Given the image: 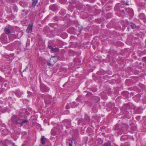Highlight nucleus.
Listing matches in <instances>:
<instances>
[{"instance_id": "obj_8", "label": "nucleus", "mask_w": 146, "mask_h": 146, "mask_svg": "<svg viewBox=\"0 0 146 146\" xmlns=\"http://www.w3.org/2000/svg\"><path fill=\"white\" fill-rule=\"evenodd\" d=\"M122 126L121 125L117 124L114 127V129L115 130H118L119 131L122 130Z\"/></svg>"}, {"instance_id": "obj_20", "label": "nucleus", "mask_w": 146, "mask_h": 146, "mask_svg": "<svg viewBox=\"0 0 146 146\" xmlns=\"http://www.w3.org/2000/svg\"><path fill=\"white\" fill-rule=\"evenodd\" d=\"M130 26L132 29L135 28V27L136 26L134 24L131 23L130 25Z\"/></svg>"}, {"instance_id": "obj_32", "label": "nucleus", "mask_w": 146, "mask_h": 146, "mask_svg": "<svg viewBox=\"0 0 146 146\" xmlns=\"http://www.w3.org/2000/svg\"><path fill=\"white\" fill-rule=\"evenodd\" d=\"M76 100H79V98H78L77 99H76Z\"/></svg>"}, {"instance_id": "obj_18", "label": "nucleus", "mask_w": 146, "mask_h": 146, "mask_svg": "<svg viewBox=\"0 0 146 146\" xmlns=\"http://www.w3.org/2000/svg\"><path fill=\"white\" fill-rule=\"evenodd\" d=\"M4 31L5 33L7 34H8L10 33L9 29L8 28H6L4 29Z\"/></svg>"}, {"instance_id": "obj_24", "label": "nucleus", "mask_w": 146, "mask_h": 146, "mask_svg": "<svg viewBox=\"0 0 146 146\" xmlns=\"http://www.w3.org/2000/svg\"><path fill=\"white\" fill-rule=\"evenodd\" d=\"M56 21H57L58 20V17L57 16H55L53 18Z\"/></svg>"}, {"instance_id": "obj_1", "label": "nucleus", "mask_w": 146, "mask_h": 146, "mask_svg": "<svg viewBox=\"0 0 146 146\" xmlns=\"http://www.w3.org/2000/svg\"><path fill=\"white\" fill-rule=\"evenodd\" d=\"M12 119L15 124H20L21 126L26 125L29 121V120L27 119H24L16 115H13Z\"/></svg>"}, {"instance_id": "obj_9", "label": "nucleus", "mask_w": 146, "mask_h": 146, "mask_svg": "<svg viewBox=\"0 0 146 146\" xmlns=\"http://www.w3.org/2000/svg\"><path fill=\"white\" fill-rule=\"evenodd\" d=\"M33 25L32 24H30L26 30V32L28 33H31L32 31Z\"/></svg>"}, {"instance_id": "obj_25", "label": "nucleus", "mask_w": 146, "mask_h": 146, "mask_svg": "<svg viewBox=\"0 0 146 146\" xmlns=\"http://www.w3.org/2000/svg\"><path fill=\"white\" fill-rule=\"evenodd\" d=\"M125 137H121L120 140L122 141H125Z\"/></svg>"}, {"instance_id": "obj_19", "label": "nucleus", "mask_w": 146, "mask_h": 146, "mask_svg": "<svg viewBox=\"0 0 146 146\" xmlns=\"http://www.w3.org/2000/svg\"><path fill=\"white\" fill-rule=\"evenodd\" d=\"M22 94V93L20 91H17L16 93V95L19 97H20Z\"/></svg>"}, {"instance_id": "obj_12", "label": "nucleus", "mask_w": 146, "mask_h": 146, "mask_svg": "<svg viewBox=\"0 0 146 146\" xmlns=\"http://www.w3.org/2000/svg\"><path fill=\"white\" fill-rule=\"evenodd\" d=\"M19 4L21 6L23 7H25L28 6L27 3L22 1H20Z\"/></svg>"}, {"instance_id": "obj_14", "label": "nucleus", "mask_w": 146, "mask_h": 146, "mask_svg": "<svg viewBox=\"0 0 146 146\" xmlns=\"http://www.w3.org/2000/svg\"><path fill=\"white\" fill-rule=\"evenodd\" d=\"M65 13V11L64 9H63L61 10L59 12V14L60 15V17H62Z\"/></svg>"}, {"instance_id": "obj_16", "label": "nucleus", "mask_w": 146, "mask_h": 146, "mask_svg": "<svg viewBox=\"0 0 146 146\" xmlns=\"http://www.w3.org/2000/svg\"><path fill=\"white\" fill-rule=\"evenodd\" d=\"M70 106L72 108H74L76 107L77 105L74 102H72L70 104Z\"/></svg>"}, {"instance_id": "obj_27", "label": "nucleus", "mask_w": 146, "mask_h": 146, "mask_svg": "<svg viewBox=\"0 0 146 146\" xmlns=\"http://www.w3.org/2000/svg\"><path fill=\"white\" fill-rule=\"evenodd\" d=\"M4 131H6V130H3L2 131V133H3V134H4V135H6V133H5L4 134Z\"/></svg>"}, {"instance_id": "obj_34", "label": "nucleus", "mask_w": 146, "mask_h": 146, "mask_svg": "<svg viewBox=\"0 0 146 146\" xmlns=\"http://www.w3.org/2000/svg\"><path fill=\"white\" fill-rule=\"evenodd\" d=\"M90 129V128H88V129Z\"/></svg>"}, {"instance_id": "obj_35", "label": "nucleus", "mask_w": 146, "mask_h": 146, "mask_svg": "<svg viewBox=\"0 0 146 146\" xmlns=\"http://www.w3.org/2000/svg\"><path fill=\"white\" fill-rule=\"evenodd\" d=\"M120 133V132H117V133H118H118Z\"/></svg>"}, {"instance_id": "obj_26", "label": "nucleus", "mask_w": 146, "mask_h": 146, "mask_svg": "<svg viewBox=\"0 0 146 146\" xmlns=\"http://www.w3.org/2000/svg\"><path fill=\"white\" fill-rule=\"evenodd\" d=\"M143 58L144 61L146 62V56L143 57Z\"/></svg>"}, {"instance_id": "obj_39", "label": "nucleus", "mask_w": 146, "mask_h": 146, "mask_svg": "<svg viewBox=\"0 0 146 146\" xmlns=\"http://www.w3.org/2000/svg\"><path fill=\"white\" fill-rule=\"evenodd\" d=\"M123 135H122V136H121V137H123Z\"/></svg>"}, {"instance_id": "obj_29", "label": "nucleus", "mask_w": 146, "mask_h": 146, "mask_svg": "<svg viewBox=\"0 0 146 146\" xmlns=\"http://www.w3.org/2000/svg\"><path fill=\"white\" fill-rule=\"evenodd\" d=\"M10 143L12 145L13 144V143H14L13 142L11 141V140H10Z\"/></svg>"}, {"instance_id": "obj_28", "label": "nucleus", "mask_w": 146, "mask_h": 146, "mask_svg": "<svg viewBox=\"0 0 146 146\" xmlns=\"http://www.w3.org/2000/svg\"><path fill=\"white\" fill-rule=\"evenodd\" d=\"M27 93L28 94V95H31V92L28 91L27 92Z\"/></svg>"}, {"instance_id": "obj_4", "label": "nucleus", "mask_w": 146, "mask_h": 146, "mask_svg": "<svg viewBox=\"0 0 146 146\" xmlns=\"http://www.w3.org/2000/svg\"><path fill=\"white\" fill-rule=\"evenodd\" d=\"M40 89L42 92H48L49 90L48 88L42 83L40 84Z\"/></svg>"}, {"instance_id": "obj_2", "label": "nucleus", "mask_w": 146, "mask_h": 146, "mask_svg": "<svg viewBox=\"0 0 146 146\" xmlns=\"http://www.w3.org/2000/svg\"><path fill=\"white\" fill-rule=\"evenodd\" d=\"M58 59L57 56H52L50 60L47 62V64L50 66H52L56 62Z\"/></svg>"}, {"instance_id": "obj_22", "label": "nucleus", "mask_w": 146, "mask_h": 146, "mask_svg": "<svg viewBox=\"0 0 146 146\" xmlns=\"http://www.w3.org/2000/svg\"><path fill=\"white\" fill-rule=\"evenodd\" d=\"M3 82H4V79L0 76V82L2 83Z\"/></svg>"}, {"instance_id": "obj_17", "label": "nucleus", "mask_w": 146, "mask_h": 146, "mask_svg": "<svg viewBox=\"0 0 146 146\" xmlns=\"http://www.w3.org/2000/svg\"><path fill=\"white\" fill-rule=\"evenodd\" d=\"M139 17L141 19H144L145 17V15L143 13H140L139 15Z\"/></svg>"}, {"instance_id": "obj_7", "label": "nucleus", "mask_w": 146, "mask_h": 146, "mask_svg": "<svg viewBox=\"0 0 146 146\" xmlns=\"http://www.w3.org/2000/svg\"><path fill=\"white\" fill-rule=\"evenodd\" d=\"M0 40L2 43L5 44L7 42V38L5 36V34L1 35V36Z\"/></svg>"}, {"instance_id": "obj_6", "label": "nucleus", "mask_w": 146, "mask_h": 146, "mask_svg": "<svg viewBox=\"0 0 146 146\" xmlns=\"http://www.w3.org/2000/svg\"><path fill=\"white\" fill-rule=\"evenodd\" d=\"M66 143L67 144H68L69 146H74L75 145V142L74 140L73 137L68 139L66 141Z\"/></svg>"}, {"instance_id": "obj_23", "label": "nucleus", "mask_w": 146, "mask_h": 146, "mask_svg": "<svg viewBox=\"0 0 146 146\" xmlns=\"http://www.w3.org/2000/svg\"><path fill=\"white\" fill-rule=\"evenodd\" d=\"M124 146H130V145L129 143L126 142L125 143Z\"/></svg>"}, {"instance_id": "obj_13", "label": "nucleus", "mask_w": 146, "mask_h": 146, "mask_svg": "<svg viewBox=\"0 0 146 146\" xmlns=\"http://www.w3.org/2000/svg\"><path fill=\"white\" fill-rule=\"evenodd\" d=\"M47 139L46 137H41L40 139V143L42 145L45 144Z\"/></svg>"}, {"instance_id": "obj_33", "label": "nucleus", "mask_w": 146, "mask_h": 146, "mask_svg": "<svg viewBox=\"0 0 146 146\" xmlns=\"http://www.w3.org/2000/svg\"><path fill=\"white\" fill-rule=\"evenodd\" d=\"M24 111H25V112H26V110L25 109H24Z\"/></svg>"}, {"instance_id": "obj_37", "label": "nucleus", "mask_w": 146, "mask_h": 146, "mask_svg": "<svg viewBox=\"0 0 146 146\" xmlns=\"http://www.w3.org/2000/svg\"><path fill=\"white\" fill-rule=\"evenodd\" d=\"M16 11L17 12V10H16Z\"/></svg>"}, {"instance_id": "obj_21", "label": "nucleus", "mask_w": 146, "mask_h": 146, "mask_svg": "<svg viewBox=\"0 0 146 146\" xmlns=\"http://www.w3.org/2000/svg\"><path fill=\"white\" fill-rule=\"evenodd\" d=\"M66 1V0H60V2L61 3L63 4H65Z\"/></svg>"}, {"instance_id": "obj_10", "label": "nucleus", "mask_w": 146, "mask_h": 146, "mask_svg": "<svg viewBox=\"0 0 146 146\" xmlns=\"http://www.w3.org/2000/svg\"><path fill=\"white\" fill-rule=\"evenodd\" d=\"M49 9L52 11L55 12L57 10V7L56 5H52L50 6Z\"/></svg>"}, {"instance_id": "obj_5", "label": "nucleus", "mask_w": 146, "mask_h": 146, "mask_svg": "<svg viewBox=\"0 0 146 146\" xmlns=\"http://www.w3.org/2000/svg\"><path fill=\"white\" fill-rule=\"evenodd\" d=\"M57 127H54L53 128L51 131V133L52 135L54 136L57 135L59 133V129H58Z\"/></svg>"}, {"instance_id": "obj_38", "label": "nucleus", "mask_w": 146, "mask_h": 146, "mask_svg": "<svg viewBox=\"0 0 146 146\" xmlns=\"http://www.w3.org/2000/svg\"><path fill=\"white\" fill-rule=\"evenodd\" d=\"M41 137H44V136H41Z\"/></svg>"}, {"instance_id": "obj_3", "label": "nucleus", "mask_w": 146, "mask_h": 146, "mask_svg": "<svg viewBox=\"0 0 146 146\" xmlns=\"http://www.w3.org/2000/svg\"><path fill=\"white\" fill-rule=\"evenodd\" d=\"M45 104H49L51 103L52 98L49 95H46L43 97Z\"/></svg>"}, {"instance_id": "obj_11", "label": "nucleus", "mask_w": 146, "mask_h": 146, "mask_svg": "<svg viewBox=\"0 0 146 146\" xmlns=\"http://www.w3.org/2000/svg\"><path fill=\"white\" fill-rule=\"evenodd\" d=\"M48 47L50 49L54 52H58L59 50L58 48L57 47H53L50 45H49Z\"/></svg>"}, {"instance_id": "obj_15", "label": "nucleus", "mask_w": 146, "mask_h": 146, "mask_svg": "<svg viewBox=\"0 0 146 146\" xmlns=\"http://www.w3.org/2000/svg\"><path fill=\"white\" fill-rule=\"evenodd\" d=\"M38 2V0H33L32 2V6L34 7L36 6Z\"/></svg>"}, {"instance_id": "obj_36", "label": "nucleus", "mask_w": 146, "mask_h": 146, "mask_svg": "<svg viewBox=\"0 0 146 146\" xmlns=\"http://www.w3.org/2000/svg\"><path fill=\"white\" fill-rule=\"evenodd\" d=\"M131 15H133V13H131Z\"/></svg>"}, {"instance_id": "obj_30", "label": "nucleus", "mask_w": 146, "mask_h": 146, "mask_svg": "<svg viewBox=\"0 0 146 146\" xmlns=\"http://www.w3.org/2000/svg\"><path fill=\"white\" fill-rule=\"evenodd\" d=\"M12 146H16V145H15V143H13V144L12 145Z\"/></svg>"}, {"instance_id": "obj_31", "label": "nucleus", "mask_w": 146, "mask_h": 146, "mask_svg": "<svg viewBox=\"0 0 146 146\" xmlns=\"http://www.w3.org/2000/svg\"><path fill=\"white\" fill-rule=\"evenodd\" d=\"M102 134L103 136H104V134H105V133H102Z\"/></svg>"}, {"instance_id": "obj_40", "label": "nucleus", "mask_w": 146, "mask_h": 146, "mask_svg": "<svg viewBox=\"0 0 146 146\" xmlns=\"http://www.w3.org/2000/svg\"><path fill=\"white\" fill-rule=\"evenodd\" d=\"M126 4L127 5H128L127 3H126Z\"/></svg>"}]
</instances>
